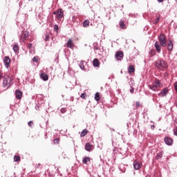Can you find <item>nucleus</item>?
Listing matches in <instances>:
<instances>
[{
	"instance_id": "nucleus-11",
	"label": "nucleus",
	"mask_w": 177,
	"mask_h": 177,
	"mask_svg": "<svg viewBox=\"0 0 177 177\" xmlns=\"http://www.w3.org/2000/svg\"><path fill=\"white\" fill-rule=\"evenodd\" d=\"M165 142L168 146H171L172 143L174 142V140H172V138H171L169 137H166V138H165Z\"/></svg>"
},
{
	"instance_id": "nucleus-7",
	"label": "nucleus",
	"mask_w": 177,
	"mask_h": 177,
	"mask_svg": "<svg viewBox=\"0 0 177 177\" xmlns=\"http://www.w3.org/2000/svg\"><path fill=\"white\" fill-rule=\"evenodd\" d=\"M115 57L117 60H122V59H124V52L122 51H118L116 52L115 55Z\"/></svg>"
},
{
	"instance_id": "nucleus-31",
	"label": "nucleus",
	"mask_w": 177,
	"mask_h": 177,
	"mask_svg": "<svg viewBox=\"0 0 177 177\" xmlns=\"http://www.w3.org/2000/svg\"><path fill=\"white\" fill-rule=\"evenodd\" d=\"M54 30L56 31V32H59V26L54 25Z\"/></svg>"
},
{
	"instance_id": "nucleus-5",
	"label": "nucleus",
	"mask_w": 177,
	"mask_h": 177,
	"mask_svg": "<svg viewBox=\"0 0 177 177\" xmlns=\"http://www.w3.org/2000/svg\"><path fill=\"white\" fill-rule=\"evenodd\" d=\"M64 13L63 12V10L62 8H59L57 11L56 17L59 21L62 20V18L64 17Z\"/></svg>"
},
{
	"instance_id": "nucleus-37",
	"label": "nucleus",
	"mask_w": 177,
	"mask_h": 177,
	"mask_svg": "<svg viewBox=\"0 0 177 177\" xmlns=\"http://www.w3.org/2000/svg\"><path fill=\"white\" fill-rule=\"evenodd\" d=\"M48 39H49V34L46 33V34L45 41H48Z\"/></svg>"
},
{
	"instance_id": "nucleus-38",
	"label": "nucleus",
	"mask_w": 177,
	"mask_h": 177,
	"mask_svg": "<svg viewBox=\"0 0 177 177\" xmlns=\"http://www.w3.org/2000/svg\"><path fill=\"white\" fill-rule=\"evenodd\" d=\"M174 135H176V136H177V127H176V129H174Z\"/></svg>"
},
{
	"instance_id": "nucleus-32",
	"label": "nucleus",
	"mask_w": 177,
	"mask_h": 177,
	"mask_svg": "<svg viewBox=\"0 0 177 177\" xmlns=\"http://www.w3.org/2000/svg\"><path fill=\"white\" fill-rule=\"evenodd\" d=\"M136 109H139V107H142V105L140 104V102H136Z\"/></svg>"
},
{
	"instance_id": "nucleus-10",
	"label": "nucleus",
	"mask_w": 177,
	"mask_h": 177,
	"mask_svg": "<svg viewBox=\"0 0 177 177\" xmlns=\"http://www.w3.org/2000/svg\"><path fill=\"white\" fill-rule=\"evenodd\" d=\"M29 36H30V33H28V32H27V31L24 32L22 36H21V39H22L23 42H24L25 41H27V39H28Z\"/></svg>"
},
{
	"instance_id": "nucleus-4",
	"label": "nucleus",
	"mask_w": 177,
	"mask_h": 177,
	"mask_svg": "<svg viewBox=\"0 0 177 177\" xmlns=\"http://www.w3.org/2000/svg\"><path fill=\"white\" fill-rule=\"evenodd\" d=\"M149 89H151V91H157L158 88H161V83L160 82V80H156L152 84L149 86Z\"/></svg>"
},
{
	"instance_id": "nucleus-2",
	"label": "nucleus",
	"mask_w": 177,
	"mask_h": 177,
	"mask_svg": "<svg viewBox=\"0 0 177 177\" xmlns=\"http://www.w3.org/2000/svg\"><path fill=\"white\" fill-rule=\"evenodd\" d=\"M13 84V78L10 73L5 74L3 78V86L4 88H10Z\"/></svg>"
},
{
	"instance_id": "nucleus-15",
	"label": "nucleus",
	"mask_w": 177,
	"mask_h": 177,
	"mask_svg": "<svg viewBox=\"0 0 177 177\" xmlns=\"http://www.w3.org/2000/svg\"><path fill=\"white\" fill-rule=\"evenodd\" d=\"M93 64L94 67H99L100 66V63L99 62V59L97 58H95L93 62Z\"/></svg>"
},
{
	"instance_id": "nucleus-43",
	"label": "nucleus",
	"mask_w": 177,
	"mask_h": 177,
	"mask_svg": "<svg viewBox=\"0 0 177 177\" xmlns=\"http://www.w3.org/2000/svg\"><path fill=\"white\" fill-rule=\"evenodd\" d=\"M158 2H164V0H158Z\"/></svg>"
},
{
	"instance_id": "nucleus-33",
	"label": "nucleus",
	"mask_w": 177,
	"mask_h": 177,
	"mask_svg": "<svg viewBox=\"0 0 177 177\" xmlns=\"http://www.w3.org/2000/svg\"><path fill=\"white\" fill-rule=\"evenodd\" d=\"M14 160L15 161H20V156H16L14 157Z\"/></svg>"
},
{
	"instance_id": "nucleus-6",
	"label": "nucleus",
	"mask_w": 177,
	"mask_h": 177,
	"mask_svg": "<svg viewBox=\"0 0 177 177\" xmlns=\"http://www.w3.org/2000/svg\"><path fill=\"white\" fill-rule=\"evenodd\" d=\"M66 48H69V49H74L75 45L74 44V40L73 39H69L66 44Z\"/></svg>"
},
{
	"instance_id": "nucleus-9",
	"label": "nucleus",
	"mask_w": 177,
	"mask_h": 177,
	"mask_svg": "<svg viewBox=\"0 0 177 177\" xmlns=\"http://www.w3.org/2000/svg\"><path fill=\"white\" fill-rule=\"evenodd\" d=\"M142 163L139 162L138 160L133 162L134 169L138 170L140 168H142Z\"/></svg>"
},
{
	"instance_id": "nucleus-21",
	"label": "nucleus",
	"mask_w": 177,
	"mask_h": 177,
	"mask_svg": "<svg viewBox=\"0 0 177 177\" xmlns=\"http://www.w3.org/2000/svg\"><path fill=\"white\" fill-rule=\"evenodd\" d=\"M88 129H84L80 133V137L81 138H84V136H85V135H86V133H88Z\"/></svg>"
},
{
	"instance_id": "nucleus-34",
	"label": "nucleus",
	"mask_w": 177,
	"mask_h": 177,
	"mask_svg": "<svg viewBox=\"0 0 177 177\" xmlns=\"http://www.w3.org/2000/svg\"><path fill=\"white\" fill-rule=\"evenodd\" d=\"M80 97H82V99H86V93H84L80 95Z\"/></svg>"
},
{
	"instance_id": "nucleus-39",
	"label": "nucleus",
	"mask_w": 177,
	"mask_h": 177,
	"mask_svg": "<svg viewBox=\"0 0 177 177\" xmlns=\"http://www.w3.org/2000/svg\"><path fill=\"white\" fill-rule=\"evenodd\" d=\"M28 49H31V48H32V44H29L28 45Z\"/></svg>"
},
{
	"instance_id": "nucleus-22",
	"label": "nucleus",
	"mask_w": 177,
	"mask_h": 177,
	"mask_svg": "<svg viewBox=\"0 0 177 177\" xmlns=\"http://www.w3.org/2000/svg\"><path fill=\"white\" fill-rule=\"evenodd\" d=\"M95 100H96V102H99V100H100V93H96L95 95Z\"/></svg>"
},
{
	"instance_id": "nucleus-23",
	"label": "nucleus",
	"mask_w": 177,
	"mask_h": 177,
	"mask_svg": "<svg viewBox=\"0 0 177 177\" xmlns=\"http://www.w3.org/2000/svg\"><path fill=\"white\" fill-rule=\"evenodd\" d=\"M155 55H156V50H154V49L150 50V51H149L150 57H153V56H155Z\"/></svg>"
},
{
	"instance_id": "nucleus-27",
	"label": "nucleus",
	"mask_w": 177,
	"mask_h": 177,
	"mask_svg": "<svg viewBox=\"0 0 177 177\" xmlns=\"http://www.w3.org/2000/svg\"><path fill=\"white\" fill-rule=\"evenodd\" d=\"M13 50L14 52H19V46H17V44L14 45Z\"/></svg>"
},
{
	"instance_id": "nucleus-45",
	"label": "nucleus",
	"mask_w": 177,
	"mask_h": 177,
	"mask_svg": "<svg viewBox=\"0 0 177 177\" xmlns=\"http://www.w3.org/2000/svg\"><path fill=\"white\" fill-rule=\"evenodd\" d=\"M53 15H57V12H53Z\"/></svg>"
},
{
	"instance_id": "nucleus-1",
	"label": "nucleus",
	"mask_w": 177,
	"mask_h": 177,
	"mask_svg": "<svg viewBox=\"0 0 177 177\" xmlns=\"http://www.w3.org/2000/svg\"><path fill=\"white\" fill-rule=\"evenodd\" d=\"M158 41H158H156L154 46L158 53H160L161 46L163 48L167 46V39H165V36L164 35L161 34L158 37Z\"/></svg>"
},
{
	"instance_id": "nucleus-41",
	"label": "nucleus",
	"mask_w": 177,
	"mask_h": 177,
	"mask_svg": "<svg viewBox=\"0 0 177 177\" xmlns=\"http://www.w3.org/2000/svg\"><path fill=\"white\" fill-rule=\"evenodd\" d=\"M130 92H131V93H133V88H131V89L130 90Z\"/></svg>"
},
{
	"instance_id": "nucleus-13",
	"label": "nucleus",
	"mask_w": 177,
	"mask_h": 177,
	"mask_svg": "<svg viewBox=\"0 0 177 177\" xmlns=\"http://www.w3.org/2000/svg\"><path fill=\"white\" fill-rule=\"evenodd\" d=\"M40 78H41L43 81H48V80H49V77L48 76V75L44 73H41L40 74Z\"/></svg>"
},
{
	"instance_id": "nucleus-46",
	"label": "nucleus",
	"mask_w": 177,
	"mask_h": 177,
	"mask_svg": "<svg viewBox=\"0 0 177 177\" xmlns=\"http://www.w3.org/2000/svg\"><path fill=\"white\" fill-rule=\"evenodd\" d=\"M146 177H151L149 175L146 176Z\"/></svg>"
},
{
	"instance_id": "nucleus-14",
	"label": "nucleus",
	"mask_w": 177,
	"mask_h": 177,
	"mask_svg": "<svg viewBox=\"0 0 177 177\" xmlns=\"http://www.w3.org/2000/svg\"><path fill=\"white\" fill-rule=\"evenodd\" d=\"M168 88H164L158 95L159 96L164 97V96H167V93H168Z\"/></svg>"
},
{
	"instance_id": "nucleus-44",
	"label": "nucleus",
	"mask_w": 177,
	"mask_h": 177,
	"mask_svg": "<svg viewBox=\"0 0 177 177\" xmlns=\"http://www.w3.org/2000/svg\"><path fill=\"white\" fill-rule=\"evenodd\" d=\"M151 127H152L153 129H154V128H156V127L154 125H152Z\"/></svg>"
},
{
	"instance_id": "nucleus-29",
	"label": "nucleus",
	"mask_w": 177,
	"mask_h": 177,
	"mask_svg": "<svg viewBox=\"0 0 177 177\" xmlns=\"http://www.w3.org/2000/svg\"><path fill=\"white\" fill-rule=\"evenodd\" d=\"M38 60H39V57H35L32 59V62H35V63H38Z\"/></svg>"
},
{
	"instance_id": "nucleus-3",
	"label": "nucleus",
	"mask_w": 177,
	"mask_h": 177,
	"mask_svg": "<svg viewBox=\"0 0 177 177\" xmlns=\"http://www.w3.org/2000/svg\"><path fill=\"white\" fill-rule=\"evenodd\" d=\"M155 66L158 70H161V71H164L165 68H168V64L163 59H158L156 61Z\"/></svg>"
},
{
	"instance_id": "nucleus-40",
	"label": "nucleus",
	"mask_w": 177,
	"mask_h": 177,
	"mask_svg": "<svg viewBox=\"0 0 177 177\" xmlns=\"http://www.w3.org/2000/svg\"><path fill=\"white\" fill-rule=\"evenodd\" d=\"M3 76H2V73L1 72V70H0V80H2V77H3Z\"/></svg>"
},
{
	"instance_id": "nucleus-42",
	"label": "nucleus",
	"mask_w": 177,
	"mask_h": 177,
	"mask_svg": "<svg viewBox=\"0 0 177 177\" xmlns=\"http://www.w3.org/2000/svg\"><path fill=\"white\" fill-rule=\"evenodd\" d=\"M174 122L177 124V118L174 119Z\"/></svg>"
},
{
	"instance_id": "nucleus-30",
	"label": "nucleus",
	"mask_w": 177,
	"mask_h": 177,
	"mask_svg": "<svg viewBox=\"0 0 177 177\" xmlns=\"http://www.w3.org/2000/svg\"><path fill=\"white\" fill-rule=\"evenodd\" d=\"M160 21V17H158L153 21V24H157Z\"/></svg>"
},
{
	"instance_id": "nucleus-12",
	"label": "nucleus",
	"mask_w": 177,
	"mask_h": 177,
	"mask_svg": "<svg viewBox=\"0 0 177 177\" xmlns=\"http://www.w3.org/2000/svg\"><path fill=\"white\" fill-rule=\"evenodd\" d=\"M3 62L6 68H8L9 66H10V58L8 56L5 57Z\"/></svg>"
},
{
	"instance_id": "nucleus-19",
	"label": "nucleus",
	"mask_w": 177,
	"mask_h": 177,
	"mask_svg": "<svg viewBox=\"0 0 177 177\" xmlns=\"http://www.w3.org/2000/svg\"><path fill=\"white\" fill-rule=\"evenodd\" d=\"M83 164H88V162H91V158L85 157L82 160Z\"/></svg>"
},
{
	"instance_id": "nucleus-20",
	"label": "nucleus",
	"mask_w": 177,
	"mask_h": 177,
	"mask_svg": "<svg viewBox=\"0 0 177 177\" xmlns=\"http://www.w3.org/2000/svg\"><path fill=\"white\" fill-rule=\"evenodd\" d=\"M79 66H80V68H81L82 70H85V62H84V61H82H82L80 62Z\"/></svg>"
},
{
	"instance_id": "nucleus-8",
	"label": "nucleus",
	"mask_w": 177,
	"mask_h": 177,
	"mask_svg": "<svg viewBox=\"0 0 177 177\" xmlns=\"http://www.w3.org/2000/svg\"><path fill=\"white\" fill-rule=\"evenodd\" d=\"M15 97L16 99H18L20 100L21 97H23V92H21L20 90H16L15 91Z\"/></svg>"
},
{
	"instance_id": "nucleus-24",
	"label": "nucleus",
	"mask_w": 177,
	"mask_h": 177,
	"mask_svg": "<svg viewBox=\"0 0 177 177\" xmlns=\"http://www.w3.org/2000/svg\"><path fill=\"white\" fill-rule=\"evenodd\" d=\"M162 158V152H160L156 156V160H161Z\"/></svg>"
},
{
	"instance_id": "nucleus-25",
	"label": "nucleus",
	"mask_w": 177,
	"mask_h": 177,
	"mask_svg": "<svg viewBox=\"0 0 177 177\" xmlns=\"http://www.w3.org/2000/svg\"><path fill=\"white\" fill-rule=\"evenodd\" d=\"M120 27L122 28V30H125V24H124V21H120Z\"/></svg>"
},
{
	"instance_id": "nucleus-16",
	"label": "nucleus",
	"mask_w": 177,
	"mask_h": 177,
	"mask_svg": "<svg viewBox=\"0 0 177 177\" xmlns=\"http://www.w3.org/2000/svg\"><path fill=\"white\" fill-rule=\"evenodd\" d=\"M167 49L168 50H172L174 49V44H172V41H169L167 44Z\"/></svg>"
},
{
	"instance_id": "nucleus-17",
	"label": "nucleus",
	"mask_w": 177,
	"mask_h": 177,
	"mask_svg": "<svg viewBox=\"0 0 177 177\" xmlns=\"http://www.w3.org/2000/svg\"><path fill=\"white\" fill-rule=\"evenodd\" d=\"M134 71H135V66H133V65H130L128 68V73L131 74Z\"/></svg>"
},
{
	"instance_id": "nucleus-36",
	"label": "nucleus",
	"mask_w": 177,
	"mask_h": 177,
	"mask_svg": "<svg viewBox=\"0 0 177 177\" xmlns=\"http://www.w3.org/2000/svg\"><path fill=\"white\" fill-rule=\"evenodd\" d=\"M61 113H62V114H64V113H66V111H67V109H66L65 108H62L60 110Z\"/></svg>"
},
{
	"instance_id": "nucleus-18",
	"label": "nucleus",
	"mask_w": 177,
	"mask_h": 177,
	"mask_svg": "<svg viewBox=\"0 0 177 177\" xmlns=\"http://www.w3.org/2000/svg\"><path fill=\"white\" fill-rule=\"evenodd\" d=\"M85 149L87 151H92V145L90 143H86L85 145Z\"/></svg>"
},
{
	"instance_id": "nucleus-28",
	"label": "nucleus",
	"mask_w": 177,
	"mask_h": 177,
	"mask_svg": "<svg viewBox=\"0 0 177 177\" xmlns=\"http://www.w3.org/2000/svg\"><path fill=\"white\" fill-rule=\"evenodd\" d=\"M59 142H60V139H59V138H55V139L53 140L54 145H59Z\"/></svg>"
},
{
	"instance_id": "nucleus-26",
	"label": "nucleus",
	"mask_w": 177,
	"mask_h": 177,
	"mask_svg": "<svg viewBox=\"0 0 177 177\" xmlns=\"http://www.w3.org/2000/svg\"><path fill=\"white\" fill-rule=\"evenodd\" d=\"M89 26V20H85L83 22V27H88Z\"/></svg>"
},
{
	"instance_id": "nucleus-35",
	"label": "nucleus",
	"mask_w": 177,
	"mask_h": 177,
	"mask_svg": "<svg viewBox=\"0 0 177 177\" xmlns=\"http://www.w3.org/2000/svg\"><path fill=\"white\" fill-rule=\"evenodd\" d=\"M28 127H30V128H32V125H34V122L32 121H30L28 123Z\"/></svg>"
}]
</instances>
